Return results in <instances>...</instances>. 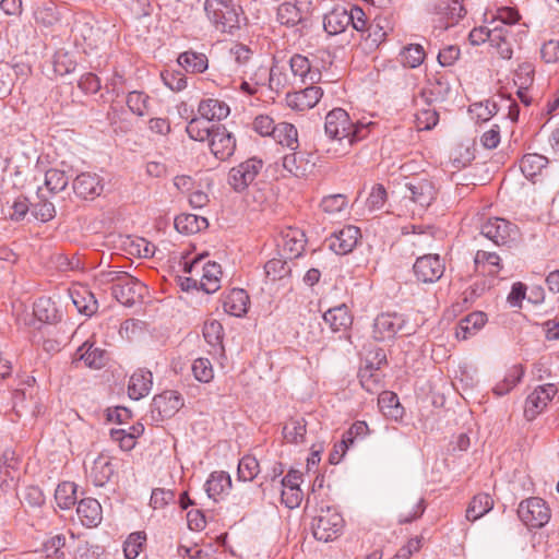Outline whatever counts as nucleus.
<instances>
[{"label": "nucleus", "instance_id": "nucleus-18", "mask_svg": "<svg viewBox=\"0 0 559 559\" xmlns=\"http://www.w3.org/2000/svg\"><path fill=\"white\" fill-rule=\"evenodd\" d=\"M359 238L360 229L356 226L348 225L330 238L329 246L336 254H347L357 246Z\"/></svg>", "mask_w": 559, "mask_h": 559}, {"label": "nucleus", "instance_id": "nucleus-7", "mask_svg": "<svg viewBox=\"0 0 559 559\" xmlns=\"http://www.w3.org/2000/svg\"><path fill=\"white\" fill-rule=\"evenodd\" d=\"M262 168V159L257 157L248 158L229 170L228 185L234 191L242 192L254 181Z\"/></svg>", "mask_w": 559, "mask_h": 559}, {"label": "nucleus", "instance_id": "nucleus-48", "mask_svg": "<svg viewBox=\"0 0 559 559\" xmlns=\"http://www.w3.org/2000/svg\"><path fill=\"white\" fill-rule=\"evenodd\" d=\"M277 20L283 25L295 26L302 20V12L296 4L285 2L277 9Z\"/></svg>", "mask_w": 559, "mask_h": 559}, {"label": "nucleus", "instance_id": "nucleus-54", "mask_svg": "<svg viewBox=\"0 0 559 559\" xmlns=\"http://www.w3.org/2000/svg\"><path fill=\"white\" fill-rule=\"evenodd\" d=\"M524 371L521 366L512 367L509 372L504 377V382L507 386H502V384H496L492 389L493 393L497 396H502L509 393L522 379Z\"/></svg>", "mask_w": 559, "mask_h": 559}, {"label": "nucleus", "instance_id": "nucleus-36", "mask_svg": "<svg viewBox=\"0 0 559 559\" xmlns=\"http://www.w3.org/2000/svg\"><path fill=\"white\" fill-rule=\"evenodd\" d=\"M433 11L448 17V25L455 24L465 14L463 0H437Z\"/></svg>", "mask_w": 559, "mask_h": 559}, {"label": "nucleus", "instance_id": "nucleus-17", "mask_svg": "<svg viewBox=\"0 0 559 559\" xmlns=\"http://www.w3.org/2000/svg\"><path fill=\"white\" fill-rule=\"evenodd\" d=\"M289 68L294 79H298L301 84H317L321 81L320 69L314 68L306 56L299 53L292 56Z\"/></svg>", "mask_w": 559, "mask_h": 559}, {"label": "nucleus", "instance_id": "nucleus-35", "mask_svg": "<svg viewBox=\"0 0 559 559\" xmlns=\"http://www.w3.org/2000/svg\"><path fill=\"white\" fill-rule=\"evenodd\" d=\"M175 228L181 234H197L205 229L209 225L207 219L194 214H180L175 218Z\"/></svg>", "mask_w": 559, "mask_h": 559}, {"label": "nucleus", "instance_id": "nucleus-25", "mask_svg": "<svg viewBox=\"0 0 559 559\" xmlns=\"http://www.w3.org/2000/svg\"><path fill=\"white\" fill-rule=\"evenodd\" d=\"M283 168L290 175L297 178L307 176L314 166L309 159L305 157L304 153H289L283 157Z\"/></svg>", "mask_w": 559, "mask_h": 559}, {"label": "nucleus", "instance_id": "nucleus-29", "mask_svg": "<svg viewBox=\"0 0 559 559\" xmlns=\"http://www.w3.org/2000/svg\"><path fill=\"white\" fill-rule=\"evenodd\" d=\"M509 28L506 26L496 25L491 28L489 36V45L493 47L502 59H511L513 50L509 40Z\"/></svg>", "mask_w": 559, "mask_h": 559}, {"label": "nucleus", "instance_id": "nucleus-3", "mask_svg": "<svg viewBox=\"0 0 559 559\" xmlns=\"http://www.w3.org/2000/svg\"><path fill=\"white\" fill-rule=\"evenodd\" d=\"M344 520L334 507H321L312 521V533L316 539L330 542L342 532Z\"/></svg>", "mask_w": 559, "mask_h": 559}, {"label": "nucleus", "instance_id": "nucleus-45", "mask_svg": "<svg viewBox=\"0 0 559 559\" xmlns=\"http://www.w3.org/2000/svg\"><path fill=\"white\" fill-rule=\"evenodd\" d=\"M67 538L63 534H57L43 544V551L47 559H67Z\"/></svg>", "mask_w": 559, "mask_h": 559}, {"label": "nucleus", "instance_id": "nucleus-52", "mask_svg": "<svg viewBox=\"0 0 559 559\" xmlns=\"http://www.w3.org/2000/svg\"><path fill=\"white\" fill-rule=\"evenodd\" d=\"M424 48L418 44H411L401 51V60L405 67L417 68L425 59Z\"/></svg>", "mask_w": 559, "mask_h": 559}, {"label": "nucleus", "instance_id": "nucleus-42", "mask_svg": "<svg viewBox=\"0 0 559 559\" xmlns=\"http://www.w3.org/2000/svg\"><path fill=\"white\" fill-rule=\"evenodd\" d=\"M547 164V157L540 154L530 153L525 154L521 158L520 168L526 178L533 179L535 176L540 174V171L546 167Z\"/></svg>", "mask_w": 559, "mask_h": 559}, {"label": "nucleus", "instance_id": "nucleus-22", "mask_svg": "<svg viewBox=\"0 0 559 559\" xmlns=\"http://www.w3.org/2000/svg\"><path fill=\"white\" fill-rule=\"evenodd\" d=\"M115 473L110 456L100 453L94 461L90 471V478L96 487L106 485Z\"/></svg>", "mask_w": 559, "mask_h": 559}, {"label": "nucleus", "instance_id": "nucleus-8", "mask_svg": "<svg viewBox=\"0 0 559 559\" xmlns=\"http://www.w3.org/2000/svg\"><path fill=\"white\" fill-rule=\"evenodd\" d=\"M185 271L188 273L202 272L200 278V288L206 294H213L221 287L222 267L218 263L207 261L203 263L202 259H194L191 263H185Z\"/></svg>", "mask_w": 559, "mask_h": 559}, {"label": "nucleus", "instance_id": "nucleus-16", "mask_svg": "<svg viewBox=\"0 0 559 559\" xmlns=\"http://www.w3.org/2000/svg\"><path fill=\"white\" fill-rule=\"evenodd\" d=\"M405 198H408L421 209L428 207L436 198V188L428 179H413L405 185Z\"/></svg>", "mask_w": 559, "mask_h": 559}, {"label": "nucleus", "instance_id": "nucleus-39", "mask_svg": "<svg viewBox=\"0 0 559 559\" xmlns=\"http://www.w3.org/2000/svg\"><path fill=\"white\" fill-rule=\"evenodd\" d=\"M307 421L302 417L290 418L283 427V437L288 443L299 444L305 442Z\"/></svg>", "mask_w": 559, "mask_h": 559}, {"label": "nucleus", "instance_id": "nucleus-64", "mask_svg": "<svg viewBox=\"0 0 559 559\" xmlns=\"http://www.w3.org/2000/svg\"><path fill=\"white\" fill-rule=\"evenodd\" d=\"M192 372L197 380L207 383L213 379V367L207 358H198L192 364Z\"/></svg>", "mask_w": 559, "mask_h": 559}, {"label": "nucleus", "instance_id": "nucleus-26", "mask_svg": "<svg viewBox=\"0 0 559 559\" xmlns=\"http://www.w3.org/2000/svg\"><path fill=\"white\" fill-rule=\"evenodd\" d=\"M323 320L333 332L346 331L353 323V317L345 305L329 309Z\"/></svg>", "mask_w": 559, "mask_h": 559}, {"label": "nucleus", "instance_id": "nucleus-23", "mask_svg": "<svg viewBox=\"0 0 559 559\" xmlns=\"http://www.w3.org/2000/svg\"><path fill=\"white\" fill-rule=\"evenodd\" d=\"M349 21V10L338 5L324 15L323 26L328 34L337 35L347 28Z\"/></svg>", "mask_w": 559, "mask_h": 559}, {"label": "nucleus", "instance_id": "nucleus-2", "mask_svg": "<svg viewBox=\"0 0 559 559\" xmlns=\"http://www.w3.org/2000/svg\"><path fill=\"white\" fill-rule=\"evenodd\" d=\"M204 10L209 20L219 32L233 34L240 27L241 9L230 0H205Z\"/></svg>", "mask_w": 559, "mask_h": 559}, {"label": "nucleus", "instance_id": "nucleus-20", "mask_svg": "<svg viewBox=\"0 0 559 559\" xmlns=\"http://www.w3.org/2000/svg\"><path fill=\"white\" fill-rule=\"evenodd\" d=\"M223 309L230 316L241 317L247 313L249 296L245 289L233 288L222 299Z\"/></svg>", "mask_w": 559, "mask_h": 559}, {"label": "nucleus", "instance_id": "nucleus-15", "mask_svg": "<svg viewBox=\"0 0 559 559\" xmlns=\"http://www.w3.org/2000/svg\"><path fill=\"white\" fill-rule=\"evenodd\" d=\"M211 152L221 160L228 159L235 152V136L224 127L216 126L209 140Z\"/></svg>", "mask_w": 559, "mask_h": 559}, {"label": "nucleus", "instance_id": "nucleus-47", "mask_svg": "<svg viewBox=\"0 0 559 559\" xmlns=\"http://www.w3.org/2000/svg\"><path fill=\"white\" fill-rule=\"evenodd\" d=\"M369 433V427L366 421L357 420L355 421L349 429L344 432L343 438L340 442V447L343 453L354 444L355 440L364 439Z\"/></svg>", "mask_w": 559, "mask_h": 559}, {"label": "nucleus", "instance_id": "nucleus-46", "mask_svg": "<svg viewBox=\"0 0 559 559\" xmlns=\"http://www.w3.org/2000/svg\"><path fill=\"white\" fill-rule=\"evenodd\" d=\"M37 199L38 201L31 205V214L43 223L51 221L56 216L53 203L41 195L40 190L37 192Z\"/></svg>", "mask_w": 559, "mask_h": 559}, {"label": "nucleus", "instance_id": "nucleus-5", "mask_svg": "<svg viewBox=\"0 0 559 559\" xmlns=\"http://www.w3.org/2000/svg\"><path fill=\"white\" fill-rule=\"evenodd\" d=\"M518 515L526 526L540 528L549 522L551 511L545 500L539 497H531L521 501Z\"/></svg>", "mask_w": 559, "mask_h": 559}, {"label": "nucleus", "instance_id": "nucleus-11", "mask_svg": "<svg viewBox=\"0 0 559 559\" xmlns=\"http://www.w3.org/2000/svg\"><path fill=\"white\" fill-rule=\"evenodd\" d=\"M558 390L555 384L547 383L539 385L530 393L525 400L524 416L527 420H534L544 409L548 403L557 394Z\"/></svg>", "mask_w": 559, "mask_h": 559}, {"label": "nucleus", "instance_id": "nucleus-59", "mask_svg": "<svg viewBox=\"0 0 559 559\" xmlns=\"http://www.w3.org/2000/svg\"><path fill=\"white\" fill-rule=\"evenodd\" d=\"M56 307L49 298H39L34 304V314L39 321L51 322L56 318Z\"/></svg>", "mask_w": 559, "mask_h": 559}, {"label": "nucleus", "instance_id": "nucleus-62", "mask_svg": "<svg viewBox=\"0 0 559 559\" xmlns=\"http://www.w3.org/2000/svg\"><path fill=\"white\" fill-rule=\"evenodd\" d=\"M224 335V330L222 324L216 320L206 321L203 326V336L205 341L212 345L216 346L222 343Z\"/></svg>", "mask_w": 559, "mask_h": 559}, {"label": "nucleus", "instance_id": "nucleus-19", "mask_svg": "<svg viewBox=\"0 0 559 559\" xmlns=\"http://www.w3.org/2000/svg\"><path fill=\"white\" fill-rule=\"evenodd\" d=\"M76 513L84 526L96 527L103 520L100 503L94 498L81 499L78 503Z\"/></svg>", "mask_w": 559, "mask_h": 559}, {"label": "nucleus", "instance_id": "nucleus-24", "mask_svg": "<svg viewBox=\"0 0 559 559\" xmlns=\"http://www.w3.org/2000/svg\"><path fill=\"white\" fill-rule=\"evenodd\" d=\"M79 360H82L86 367L100 369L107 361L106 350L95 347L90 341L84 342L76 350Z\"/></svg>", "mask_w": 559, "mask_h": 559}, {"label": "nucleus", "instance_id": "nucleus-13", "mask_svg": "<svg viewBox=\"0 0 559 559\" xmlns=\"http://www.w3.org/2000/svg\"><path fill=\"white\" fill-rule=\"evenodd\" d=\"M72 189L79 198L93 200L102 194L104 180L96 173L83 171L73 179Z\"/></svg>", "mask_w": 559, "mask_h": 559}, {"label": "nucleus", "instance_id": "nucleus-1", "mask_svg": "<svg viewBox=\"0 0 559 559\" xmlns=\"http://www.w3.org/2000/svg\"><path fill=\"white\" fill-rule=\"evenodd\" d=\"M324 131L332 141H337L342 146L335 150L334 157L347 154L357 142L367 138L369 129L367 124L354 123L343 108H334L325 116Z\"/></svg>", "mask_w": 559, "mask_h": 559}, {"label": "nucleus", "instance_id": "nucleus-28", "mask_svg": "<svg viewBox=\"0 0 559 559\" xmlns=\"http://www.w3.org/2000/svg\"><path fill=\"white\" fill-rule=\"evenodd\" d=\"M198 112L202 118L212 122L213 120L219 121L225 119L229 115L230 110L229 106L225 102L216 98H207L200 102Z\"/></svg>", "mask_w": 559, "mask_h": 559}, {"label": "nucleus", "instance_id": "nucleus-21", "mask_svg": "<svg viewBox=\"0 0 559 559\" xmlns=\"http://www.w3.org/2000/svg\"><path fill=\"white\" fill-rule=\"evenodd\" d=\"M152 384V372L145 369H138L130 377L128 384V394L132 400L138 401L150 393Z\"/></svg>", "mask_w": 559, "mask_h": 559}, {"label": "nucleus", "instance_id": "nucleus-9", "mask_svg": "<svg viewBox=\"0 0 559 559\" xmlns=\"http://www.w3.org/2000/svg\"><path fill=\"white\" fill-rule=\"evenodd\" d=\"M406 325L403 314L382 312L378 314L372 325V337L378 342L392 340Z\"/></svg>", "mask_w": 559, "mask_h": 559}, {"label": "nucleus", "instance_id": "nucleus-56", "mask_svg": "<svg viewBox=\"0 0 559 559\" xmlns=\"http://www.w3.org/2000/svg\"><path fill=\"white\" fill-rule=\"evenodd\" d=\"M264 272L270 281L275 282L287 276L290 273V269L286 261L282 259H272L265 263Z\"/></svg>", "mask_w": 559, "mask_h": 559}, {"label": "nucleus", "instance_id": "nucleus-61", "mask_svg": "<svg viewBox=\"0 0 559 559\" xmlns=\"http://www.w3.org/2000/svg\"><path fill=\"white\" fill-rule=\"evenodd\" d=\"M76 63L69 56L68 52L62 50L57 51L53 56V70L58 75H66L75 70Z\"/></svg>", "mask_w": 559, "mask_h": 559}, {"label": "nucleus", "instance_id": "nucleus-55", "mask_svg": "<svg viewBox=\"0 0 559 559\" xmlns=\"http://www.w3.org/2000/svg\"><path fill=\"white\" fill-rule=\"evenodd\" d=\"M535 69L530 62L521 63L514 72L513 82L519 88H530L534 82Z\"/></svg>", "mask_w": 559, "mask_h": 559}, {"label": "nucleus", "instance_id": "nucleus-4", "mask_svg": "<svg viewBox=\"0 0 559 559\" xmlns=\"http://www.w3.org/2000/svg\"><path fill=\"white\" fill-rule=\"evenodd\" d=\"M480 234L497 246H510L518 240L519 228L504 218L490 217L480 225Z\"/></svg>", "mask_w": 559, "mask_h": 559}, {"label": "nucleus", "instance_id": "nucleus-37", "mask_svg": "<svg viewBox=\"0 0 559 559\" xmlns=\"http://www.w3.org/2000/svg\"><path fill=\"white\" fill-rule=\"evenodd\" d=\"M272 138L275 142L292 151H296L299 146L298 131L294 124L288 122L277 123Z\"/></svg>", "mask_w": 559, "mask_h": 559}, {"label": "nucleus", "instance_id": "nucleus-53", "mask_svg": "<svg viewBox=\"0 0 559 559\" xmlns=\"http://www.w3.org/2000/svg\"><path fill=\"white\" fill-rule=\"evenodd\" d=\"M304 234L297 229H289L284 236V248L295 258L299 257L305 248Z\"/></svg>", "mask_w": 559, "mask_h": 559}, {"label": "nucleus", "instance_id": "nucleus-32", "mask_svg": "<svg viewBox=\"0 0 559 559\" xmlns=\"http://www.w3.org/2000/svg\"><path fill=\"white\" fill-rule=\"evenodd\" d=\"M73 305L78 311L87 317L93 316L98 309V302L94 294L86 287H81L71 292Z\"/></svg>", "mask_w": 559, "mask_h": 559}, {"label": "nucleus", "instance_id": "nucleus-27", "mask_svg": "<svg viewBox=\"0 0 559 559\" xmlns=\"http://www.w3.org/2000/svg\"><path fill=\"white\" fill-rule=\"evenodd\" d=\"M486 314L481 311H475L467 314L465 318L460 320L455 335L459 340H467L472 335L476 334L486 323Z\"/></svg>", "mask_w": 559, "mask_h": 559}, {"label": "nucleus", "instance_id": "nucleus-30", "mask_svg": "<svg viewBox=\"0 0 559 559\" xmlns=\"http://www.w3.org/2000/svg\"><path fill=\"white\" fill-rule=\"evenodd\" d=\"M477 272L498 275L502 270L501 258L496 252L478 250L474 257Z\"/></svg>", "mask_w": 559, "mask_h": 559}, {"label": "nucleus", "instance_id": "nucleus-58", "mask_svg": "<svg viewBox=\"0 0 559 559\" xmlns=\"http://www.w3.org/2000/svg\"><path fill=\"white\" fill-rule=\"evenodd\" d=\"M230 55L234 57V60L238 67L245 74L247 73V68L250 66L252 61L253 52L251 49L242 44H236L230 49Z\"/></svg>", "mask_w": 559, "mask_h": 559}, {"label": "nucleus", "instance_id": "nucleus-60", "mask_svg": "<svg viewBox=\"0 0 559 559\" xmlns=\"http://www.w3.org/2000/svg\"><path fill=\"white\" fill-rule=\"evenodd\" d=\"M320 206L328 214L340 213L347 206V197L341 193L324 197Z\"/></svg>", "mask_w": 559, "mask_h": 559}, {"label": "nucleus", "instance_id": "nucleus-49", "mask_svg": "<svg viewBox=\"0 0 559 559\" xmlns=\"http://www.w3.org/2000/svg\"><path fill=\"white\" fill-rule=\"evenodd\" d=\"M150 99L151 98L143 92L132 91L128 94L127 105L133 114L142 117L148 115L151 111Z\"/></svg>", "mask_w": 559, "mask_h": 559}, {"label": "nucleus", "instance_id": "nucleus-57", "mask_svg": "<svg viewBox=\"0 0 559 559\" xmlns=\"http://www.w3.org/2000/svg\"><path fill=\"white\" fill-rule=\"evenodd\" d=\"M145 539V535L141 532L130 534L123 543L124 557L127 559H135L142 550Z\"/></svg>", "mask_w": 559, "mask_h": 559}, {"label": "nucleus", "instance_id": "nucleus-41", "mask_svg": "<svg viewBox=\"0 0 559 559\" xmlns=\"http://www.w3.org/2000/svg\"><path fill=\"white\" fill-rule=\"evenodd\" d=\"M378 405L385 417L399 419L403 416L404 409L400 404L397 395L393 392L384 391L380 393Z\"/></svg>", "mask_w": 559, "mask_h": 559}, {"label": "nucleus", "instance_id": "nucleus-31", "mask_svg": "<svg viewBox=\"0 0 559 559\" xmlns=\"http://www.w3.org/2000/svg\"><path fill=\"white\" fill-rule=\"evenodd\" d=\"M35 22L44 27L53 26L60 20L57 5L49 0H40L36 3L34 10Z\"/></svg>", "mask_w": 559, "mask_h": 559}, {"label": "nucleus", "instance_id": "nucleus-34", "mask_svg": "<svg viewBox=\"0 0 559 559\" xmlns=\"http://www.w3.org/2000/svg\"><path fill=\"white\" fill-rule=\"evenodd\" d=\"M177 61L183 70L190 73H202L209 67L207 57L192 50L180 53Z\"/></svg>", "mask_w": 559, "mask_h": 559}, {"label": "nucleus", "instance_id": "nucleus-12", "mask_svg": "<svg viewBox=\"0 0 559 559\" xmlns=\"http://www.w3.org/2000/svg\"><path fill=\"white\" fill-rule=\"evenodd\" d=\"M122 283L111 286V294L123 306L131 307L143 297L146 286L133 276H123Z\"/></svg>", "mask_w": 559, "mask_h": 559}, {"label": "nucleus", "instance_id": "nucleus-50", "mask_svg": "<svg viewBox=\"0 0 559 559\" xmlns=\"http://www.w3.org/2000/svg\"><path fill=\"white\" fill-rule=\"evenodd\" d=\"M69 185V177L63 170L50 168L45 174V186L52 192H61Z\"/></svg>", "mask_w": 559, "mask_h": 559}, {"label": "nucleus", "instance_id": "nucleus-6", "mask_svg": "<svg viewBox=\"0 0 559 559\" xmlns=\"http://www.w3.org/2000/svg\"><path fill=\"white\" fill-rule=\"evenodd\" d=\"M183 406V397L177 391H164L153 397L150 405L148 417L153 424L158 425L166 418L173 417Z\"/></svg>", "mask_w": 559, "mask_h": 559}, {"label": "nucleus", "instance_id": "nucleus-40", "mask_svg": "<svg viewBox=\"0 0 559 559\" xmlns=\"http://www.w3.org/2000/svg\"><path fill=\"white\" fill-rule=\"evenodd\" d=\"M493 507V500L488 493H478L473 497L466 510V519L476 521L487 514Z\"/></svg>", "mask_w": 559, "mask_h": 559}, {"label": "nucleus", "instance_id": "nucleus-38", "mask_svg": "<svg viewBox=\"0 0 559 559\" xmlns=\"http://www.w3.org/2000/svg\"><path fill=\"white\" fill-rule=\"evenodd\" d=\"M359 382L361 386L369 393H378L382 389L383 374L378 367L365 365L360 368Z\"/></svg>", "mask_w": 559, "mask_h": 559}, {"label": "nucleus", "instance_id": "nucleus-43", "mask_svg": "<svg viewBox=\"0 0 559 559\" xmlns=\"http://www.w3.org/2000/svg\"><path fill=\"white\" fill-rule=\"evenodd\" d=\"M78 486L72 481L59 484L55 491V500L60 509L68 510L76 502Z\"/></svg>", "mask_w": 559, "mask_h": 559}, {"label": "nucleus", "instance_id": "nucleus-44", "mask_svg": "<svg viewBox=\"0 0 559 559\" xmlns=\"http://www.w3.org/2000/svg\"><path fill=\"white\" fill-rule=\"evenodd\" d=\"M215 127V124H212L210 121L202 117L193 118L189 121L186 131L192 140L202 142L210 140Z\"/></svg>", "mask_w": 559, "mask_h": 559}, {"label": "nucleus", "instance_id": "nucleus-63", "mask_svg": "<svg viewBox=\"0 0 559 559\" xmlns=\"http://www.w3.org/2000/svg\"><path fill=\"white\" fill-rule=\"evenodd\" d=\"M386 190L381 183H377L372 187L367 201L366 206L369 211H377L384 206L386 202Z\"/></svg>", "mask_w": 559, "mask_h": 559}, {"label": "nucleus", "instance_id": "nucleus-33", "mask_svg": "<svg viewBox=\"0 0 559 559\" xmlns=\"http://www.w3.org/2000/svg\"><path fill=\"white\" fill-rule=\"evenodd\" d=\"M204 487L209 498L216 500L218 496L227 492L231 488L230 476L224 471L213 472Z\"/></svg>", "mask_w": 559, "mask_h": 559}, {"label": "nucleus", "instance_id": "nucleus-14", "mask_svg": "<svg viewBox=\"0 0 559 559\" xmlns=\"http://www.w3.org/2000/svg\"><path fill=\"white\" fill-rule=\"evenodd\" d=\"M304 90L287 93L286 105L297 111H305L313 108L322 98L323 90L314 84H306Z\"/></svg>", "mask_w": 559, "mask_h": 559}, {"label": "nucleus", "instance_id": "nucleus-51", "mask_svg": "<svg viewBox=\"0 0 559 559\" xmlns=\"http://www.w3.org/2000/svg\"><path fill=\"white\" fill-rule=\"evenodd\" d=\"M260 473V465L254 456L246 455L238 464V479L243 481L253 480Z\"/></svg>", "mask_w": 559, "mask_h": 559}, {"label": "nucleus", "instance_id": "nucleus-10", "mask_svg": "<svg viewBox=\"0 0 559 559\" xmlns=\"http://www.w3.org/2000/svg\"><path fill=\"white\" fill-rule=\"evenodd\" d=\"M413 270L417 281L432 284L442 277L445 265L439 254L429 253L417 258Z\"/></svg>", "mask_w": 559, "mask_h": 559}]
</instances>
